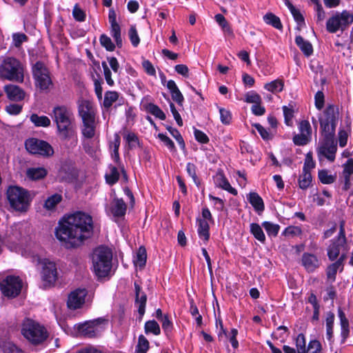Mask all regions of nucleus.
Here are the masks:
<instances>
[{
  "instance_id": "nucleus-1",
  "label": "nucleus",
  "mask_w": 353,
  "mask_h": 353,
  "mask_svg": "<svg viewBox=\"0 0 353 353\" xmlns=\"http://www.w3.org/2000/svg\"><path fill=\"white\" fill-rule=\"evenodd\" d=\"M92 230V216L82 212H77L59 222L55 235L60 241L65 243L67 247L74 248L88 239Z\"/></svg>"
},
{
  "instance_id": "nucleus-2",
  "label": "nucleus",
  "mask_w": 353,
  "mask_h": 353,
  "mask_svg": "<svg viewBox=\"0 0 353 353\" xmlns=\"http://www.w3.org/2000/svg\"><path fill=\"white\" fill-rule=\"evenodd\" d=\"M52 119L56 124L58 137L63 141L72 139L76 132L74 114L70 108L62 105L54 107Z\"/></svg>"
},
{
  "instance_id": "nucleus-3",
  "label": "nucleus",
  "mask_w": 353,
  "mask_h": 353,
  "mask_svg": "<svg viewBox=\"0 0 353 353\" xmlns=\"http://www.w3.org/2000/svg\"><path fill=\"white\" fill-rule=\"evenodd\" d=\"M78 114L82 120L81 132L84 137L92 139L95 135L97 122L96 110L92 102L86 99L78 101Z\"/></svg>"
},
{
  "instance_id": "nucleus-4",
  "label": "nucleus",
  "mask_w": 353,
  "mask_h": 353,
  "mask_svg": "<svg viewBox=\"0 0 353 353\" xmlns=\"http://www.w3.org/2000/svg\"><path fill=\"white\" fill-rule=\"evenodd\" d=\"M6 196L10 207L19 212H26L32 200L30 192L19 186H10Z\"/></svg>"
},
{
  "instance_id": "nucleus-5",
  "label": "nucleus",
  "mask_w": 353,
  "mask_h": 353,
  "mask_svg": "<svg viewBox=\"0 0 353 353\" xmlns=\"http://www.w3.org/2000/svg\"><path fill=\"white\" fill-rule=\"evenodd\" d=\"M112 253L107 247L100 246L92 254V266L95 274L99 278L108 275L112 267Z\"/></svg>"
},
{
  "instance_id": "nucleus-6",
  "label": "nucleus",
  "mask_w": 353,
  "mask_h": 353,
  "mask_svg": "<svg viewBox=\"0 0 353 353\" xmlns=\"http://www.w3.org/2000/svg\"><path fill=\"white\" fill-rule=\"evenodd\" d=\"M23 69L21 63L16 58L8 57L0 63V79L16 82H23Z\"/></svg>"
},
{
  "instance_id": "nucleus-7",
  "label": "nucleus",
  "mask_w": 353,
  "mask_h": 353,
  "mask_svg": "<svg viewBox=\"0 0 353 353\" xmlns=\"http://www.w3.org/2000/svg\"><path fill=\"white\" fill-rule=\"evenodd\" d=\"M21 334L28 341L34 345L43 343L48 337L46 328L30 319H26L23 321Z\"/></svg>"
},
{
  "instance_id": "nucleus-8",
  "label": "nucleus",
  "mask_w": 353,
  "mask_h": 353,
  "mask_svg": "<svg viewBox=\"0 0 353 353\" xmlns=\"http://www.w3.org/2000/svg\"><path fill=\"white\" fill-rule=\"evenodd\" d=\"M324 118L319 119L323 139H334L338 109L334 105H329L323 112Z\"/></svg>"
},
{
  "instance_id": "nucleus-9",
  "label": "nucleus",
  "mask_w": 353,
  "mask_h": 353,
  "mask_svg": "<svg viewBox=\"0 0 353 353\" xmlns=\"http://www.w3.org/2000/svg\"><path fill=\"white\" fill-rule=\"evenodd\" d=\"M108 323V320L107 319L100 317L79 324L77 330L80 336L94 338L104 329V326L106 325Z\"/></svg>"
},
{
  "instance_id": "nucleus-10",
  "label": "nucleus",
  "mask_w": 353,
  "mask_h": 353,
  "mask_svg": "<svg viewBox=\"0 0 353 353\" xmlns=\"http://www.w3.org/2000/svg\"><path fill=\"white\" fill-rule=\"evenodd\" d=\"M353 22V14L347 10L336 12L330 17L326 23L327 30L330 33H335L339 30H344Z\"/></svg>"
},
{
  "instance_id": "nucleus-11",
  "label": "nucleus",
  "mask_w": 353,
  "mask_h": 353,
  "mask_svg": "<svg viewBox=\"0 0 353 353\" xmlns=\"http://www.w3.org/2000/svg\"><path fill=\"white\" fill-rule=\"evenodd\" d=\"M32 75L35 85L41 90H48L52 85L50 72L41 61H37L32 66Z\"/></svg>"
},
{
  "instance_id": "nucleus-12",
  "label": "nucleus",
  "mask_w": 353,
  "mask_h": 353,
  "mask_svg": "<svg viewBox=\"0 0 353 353\" xmlns=\"http://www.w3.org/2000/svg\"><path fill=\"white\" fill-rule=\"evenodd\" d=\"M26 150L32 154L49 157L53 155L54 150L48 142L37 138H29L25 141Z\"/></svg>"
},
{
  "instance_id": "nucleus-13",
  "label": "nucleus",
  "mask_w": 353,
  "mask_h": 353,
  "mask_svg": "<svg viewBox=\"0 0 353 353\" xmlns=\"http://www.w3.org/2000/svg\"><path fill=\"white\" fill-rule=\"evenodd\" d=\"M2 294L9 298L18 296L22 288V281L19 276H8L0 283Z\"/></svg>"
},
{
  "instance_id": "nucleus-14",
  "label": "nucleus",
  "mask_w": 353,
  "mask_h": 353,
  "mask_svg": "<svg viewBox=\"0 0 353 353\" xmlns=\"http://www.w3.org/2000/svg\"><path fill=\"white\" fill-rule=\"evenodd\" d=\"M337 150V143L335 139H323L320 146L317 149V154L325 157L330 161H334Z\"/></svg>"
},
{
  "instance_id": "nucleus-15",
  "label": "nucleus",
  "mask_w": 353,
  "mask_h": 353,
  "mask_svg": "<svg viewBox=\"0 0 353 353\" xmlns=\"http://www.w3.org/2000/svg\"><path fill=\"white\" fill-rule=\"evenodd\" d=\"M42 279L45 285H51L57 279V270L54 262L45 259L43 262Z\"/></svg>"
},
{
  "instance_id": "nucleus-16",
  "label": "nucleus",
  "mask_w": 353,
  "mask_h": 353,
  "mask_svg": "<svg viewBox=\"0 0 353 353\" xmlns=\"http://www.w3.org/2000/svg\"><path fill=\"white\" fill-rule=\"evenodd\" d=\"M86 294L85 289H78L71 292L67 302L68 307L73 310L79 308L84 303Z\"/></svg>"
},
{
  "instance_id": "nucleus-17",
  "label": "nucleus",
  "mask_w": 353,
  "mask_h": 353,
  "mask_svg": "<svg viewBox=\"0 0 353 353\" xmlns=\"http://www.w3.org/2000/svg\"><path fill=\"white\" fill-rule=\"evenodd\" d=\"M117 14L113 9L109 10L108 19L111 25V34L115 40L118 48L122 47V39L121 36V28L117 22Z\"/></svg>"
},
{
  "instance_id": "nucleus-18",
  "label": "nucleus",
  "mask_w": 353,
  "mask_h": 353,
  "mask_svg": "<svg viewBox=\"0 0 353 353\" xmlns=\"http://www.w3.org/2000/svg\"><path fill=\"white\" fill-rule=\"evenodd\" d=\"M301 263L305 270L308 272H312L320 266V261L316 256L312 254L305 252L301 258Z\"/></svg>"
},
{
  "instance_id": "nucleus-19",
  "label": "nucleus",
  "mask_w": 353,
  "mask_h": 353,
  "mask_svg": "<svg viewBox=\"0 0 353 353\" xmlns=\"http://www.w3.org/2000/svg\"><path fill=\"white\" fill-rule=\"evenodd\" d=\"M5 92L8 98L14 101H19L24 99L26 93L20 87L10 84L4 87Z\"/></svg>"
},
{
  "instance_id": "nucleus-20",
  "label": "nucleus",
  "mask_w": 353,
  "mask_h": 353,
  "mask_svg": "<svg viewBox=\"0 0 353 353\" xmlns=\"http://www.w3.org/2000/svg\"><path fill=\"white\" fill-rule=\"evenodd\" d=\"M127 205L122 199H114L110 203V212L114 217H122L125 214Z\"/></svg>"
},
{
  "instance_id": "nucleus-21",
  "label": "nucleus",
  "mask_w": 353,
  "mask_h": 353,
  "mask_svg": "<svg viewBox=\"0 0 353 353\" xmlns=\"http://www.w3.org/2000/svg\"><path fill=\"white\" fill-rule=\"evenodd\" d=\"M167 88L170 92L172 100L175 101L179 106L183 107L184 97L181 91L179 90V89L178 88L174 81L169 80L167 82Z\"/></svg>"
},
{
  "instance_id": "nucleus-22",
  "label": "nucleus",
  "mask_w": 353,
  "mask_h": 353,
  "mask_svg": "<svg viewBox=\"0 0 353 353\" xmlns=\"http://www.w3.org/2000/svg\"><path fill=\"white\" fill-rule=\"evenodd\" d=\"M136 303H139L138 312L141 316L145 313V307L147 301V296L145 292H141V288L137 283H134Z\"/></svg>"
},
{
  "instance_id": "nucleus-23",
  "label": "nucleus",
  "mask_w": 353,
  "mask_h": 353,
  "mask_svg": "<svg viewBox=\"0 0 353 353\" xmlns=\"http://www.w3.org/2000/svg\"><path fill=\"white\" fill-rule=\"evenodd\" d=\"M346 258L345 254H342L339 259L332 264L330 265L327 268V276L328 279L335 280L337 270L343 269V261Z\"/></svg>"
},
{
  "instance_id": "nucleus-24",
  "label": "nucleus",
  "mask_w": 353,
  "mask_h": 353,
  "mask_svg": "<svg viewBox=\"0 0 353 353\" xmlns=\"http://www.w3.org/2000/svg\"><path fill=\"white\" fill-rule=\"evenodd\" d=\"M215 180L217 185L222 189L227 190L233 195L237 194V190L230 185L223 172H219L216 175Z\"/></svg>"
},
{
  "instance_id": "nucleus-25",
  "label": "nucleus",
  "mask_w": 353,
  "mask_h": 353,
  "mask_svg": "<svg viewBox=\"0 0 353 353\" xmlns=\"http://www.w3.org/2000/svg\"><path fill=\"white\" fill-rule=\"evenodd\" d=\"M48 171L44 168H30L26 170V176L31 180H40L46 176Z\"/></svg>"
},
{
  "instance_id": "nucleus-26",
  "label": "nucleus",
  "mask_w": 353,
  "mask_h": 353,
  "mask_svg": "<svg viewBox=\"0 0 353 353\" xmlns=\"http://www.w3.org/2000/svg\"><path fill=\"white\" fill-rule=\"evenodd\" d=\"M248 200L259 214L264 210V203L262 198L256 192H250Z\"/></svg>"
},
{
  "instance_id": "nucleus-27",
  "label": "nucleus",
  "mask_w": 353,
  "mask_h": 353,
  "mask_svg": "<svg viewBox=\"0 0 353 353\" xmlns=\"http://www.w3.org/2000/svg\"><path fill=\"white\" fill-rule=\"evenodd\" d=\"M345 243H339V238L334 240L327 249V256L330 260H335L340 254V250Z\"/></svg>"
},
{
  "instance_id": "nucleus-28",
  "label": "nucleus",
  "mask_w": 353,
  "mask_h": 353,
  "mask_svg": "<svg viewBox=\"0 0 353 353\" xmlns=\"http://www.w3.org/2000/svg\"><path fill=\"white\" fill-rule=\"evenodd\" d=\"M77 173L74 168L63 166L59 171V177L62 181H72L77 178Z\"/></svg>"
},
{
  "instance_id": "nucleus-29",
  "label": "nucleus",
  "mask_w": 353,
  "mask_h": 353,
  "mask_svg": "<svg viewBox=\"0 0 353 353\" xmlns=\"http://www.w3.org/2000/svg\"><path fill=\"white\" fill-rule=\"evenodd\" d=\"M295 42L305 56L309 57L313 53L312 44L309 41H305L301 36H297Z\"/></svg>"
},
{
  "instance_id": "nucleus-30",
  "label": "nucleus",
  "mask_w": 353,
  "mask_h": 353,
  "mask_svg": "<svg viewBox=\"0 0 353 353\" xmlns=\"http://www.w3.org/2000/svg\"><path fill=\"white\" fill-rule=\"evenodd\" d=\"M339 317L341 321V336L343 337V342L348 337L349 335V321L346 318L345 313L343 311L339 308Z\"/></svg>"
},
{
  "instance_id": "nucleus-31",
  "label": "nucleus",
  "mask_w": 353,
  "mask_h": 353,
  "mask_svg": "<svg viewBox=\"0 0 353 353\" xmlns=\"http://www.w3.org/2000/svg\"><path fill=\"white\" fill-rule=\"evenodd\" d=\"M199 228L198 233L200 238H203L205 241H208L210 238V226L207 221L203 219H198Z\"/></svg>"
},
{
  "instance_id": "nucleus-32",
  "label": "nucleus",
  "mask_w": 353,
  "mask_h": 353,
  "mask_svg": "<svg viewBox=\"0 0 353 353\" xmlns=\"http://www.w3.org/2000/svg\"><path fill=\"white\" fill-rule=\"evenodd\" d=\"M264 21L274 28L281 30L283 26L281 24L280 19L272 12H268L263 16Z\"/></svg>"
},
{
  "instance_id": "nucleus-33",
  "label": "nucleus",
  "mask_w": 353,
  "mask_h": 353,
  "mask_svg": "<svg viewBox=\"0 0 353 353\" xmlns=\"http://www.w3.org/2000/svg\"><path fill=\"white\" fill-rule=\"evenodd\" d=\"M30 121L37 127H48L50 125V119L46 116H39L37 114H32L30 116Z\"/></svg>"
},
{
  "instance_id": "nucleus-34",
  "label": "nucleus",
  "mask_w": 353,
  "mask_h": 353,
  "mask_svg": "<svg viewBox=\"0 0 353 353\" xmlns=\"http://www.w3.org/2000/svg\"><path fill=\"white\" fill-rule=\"evenodd\" d=\"M119 93L116 91H108L105 93L103 99V106L105 108H110L114 102L117 101L119 99Z\"/></svg>"
},
{
  "instance_id": "nucleus-35",
  "label": "nucleus",
  "mask_w": 353,
  "mask_h": 353,
  "mask_svg": "<svg viewBox=\"0 0 353 353\" xmlns=\"http://www.w3.org/2000/svg\"><path fill=\"white\" fill-rule=\"evenodd\" d=\"M250 232L253 236L260 242L264 243L265 241V234L261 227L258 223H251Z\"/></svg>"
},
{
  "instance_id": "nucleus-36",
  "label": "nucleus",
  "mask_w": 353,
  "mask_h": 353,
  "mask_svg": "<svg viewBox=\"0 0 353 353\" xmlns=\"http://www.w3.org/2000/svg\"><path fill=\"white\" fill-rule=\"evenodd\" d=\"M146 259V250L144 247L141 246L137 251L136 259L134 261V263L135 265L143 268L145 265Z\"/></svg>"
},
{
  "instance_id": "nucleus-37",
  "label": "nucleus",
  "mask_w": 353,
  "mask_h": 353,
  "mask_svg": "<svg viewBox=\"0 0 353 353\" xmlns=\"http://www.w3.org/2000/svg\"><path fill=\"white\" fill-rule=\"evenodd\" d=\"M312 182V175L310 171H303L301 175L299 176V184L301 189L307 188Z\"/></svg>"
},
{
  "instance_id": "nucleus-38",
  "label": "nucleus",
  "mask_w": 353,
  "mask_h": 353,
  "mask_svg": "<svg viewBox=\"0 0 353 353\" xmlns=\"http://www.w3.org/2000/svg\"><path fill=\"white\" fill-rule=\"evenodd\" d=\"M62 196L59 194H54L49 196L45 201L44 208L47 210L53 209L58 203L61 201Z\"/></svg>"
},
{
  "instance_id": "nucleus-39",
  "label": "nucleus",
  "mask_w": 353,
  "mask_h": 353,
  "mask_svg": "<svg viewBox=\"0 0 353 353\" xmlns=\"http://www.w3.org/2000/svg\"><path fill=\"white\" fill-rule=\"evenodd\" d=\"M215 20L219 25L222 28L223 30L230 35H233L232 30L231 29L228 22L225 18L221 14H217L215 15Z\"/></svg>"
},
{
  "instance_id": "nucleus-40",
  "label": "nucleus",
  "mask_w": 353,
  "mask_h": 353,
  "mask_svg": "<svg viewBox=\"0 0 353 353\" xmlns=\"http://www.w3.org/2000/svg\"><path fill=\"white\" fill-rule=\"evenodd\" d=\"M283 81L281 79L274 80L265 85V88L272 92H281L283 88Z\"/></svg>"
},
{
  "instance_id": "nucleus-41",
  "label": "nucleus",
  "mask_w": 353,
  "mask_h": 353,
  "mask_svg": "<svg viewBox=\"0 0 353 353\" xmlns=\"http://www.w3.org/2000/svg\"><path fill=\"white\" fill-rule=\"evenodd\" d=\"M149 347L150 343L148 339L143 335H140L139 336L135 353H146Z\"/></svg>"
},
{
  "instance_id": "nucleus-42",
  "label": "nucleus",
  "mask_w": 353,
  "mask_h": 353,
  "mask_svg": "<svg viewBox=\"0 0 353 353\" xmlns=\"http://www.w3.org/2000/svg\"><path fill=\"white\" fill-rule=\"evenodd\" d=\"M295 341L297 353H308L307 349H306L305 337L303 334H299Z\"/></svg>"
},
{
  "instance_id": "nucleus-43",
  "label": "nucleus",
  "mask_w": 353,
  "mask_h": 353,
  "mask_svg": "<svg viewBox=\"0 0 353 353\" xmlns=\"http://www.w3.org/2000/svg\"><path fill=\"white\" fill-rule=\"evenodd\" d=\"M145 332L146 334L152 333L154 335H159L161 332L160 327L154 320L148 321L145 324Z\"/></svg>"
},
{
  "instance_id": "nucleus-44",
  "label": "nucleus",
  "mask_w": 353,
  "mask_h": 353,
  "mask_svg": "<svg viewBox=\"0 0 353 353\" xmlns=\"http://www.w3.org/2000/svg\"><path fill=\"white\" fill-rule=\"evenodd\" d=\"M319 179L323 184H331L335 181L336 176L329 174L326 170H322L319 172Z\"/></svg>"
},
{
  "instance_id": "nucleus-45",
  "label": "nucleus",
  "mask_w": 353,
  "mask_h": 353,
  "mask_svg": "<svg viewBox=\"0 0 353 353\" xmlns=\"http://www.w3.org/2000/svg\"><path fill=\"white\" fill-rule=\"evenodd\" d=\"M262 226L266 230L269 236H276L279 231L280 226L278 224H274L269 221H264Z\"/></svg>"
},
{
  "instance_id": "nucleus-46",
  "label": "nucleus",
  "mask_w": 353,
  "mask_h": 353,
  "mask_svg": "<svg viewBox=\"0 0 353 353\" xmlns=\"http://www.w3.org/2000/svg\"><path fill=\"white\" fill-rule=\"evenodd\" d=\"M147 110L157 118L161 120H165L166 117L164 112L159 108V106L154 103H149L147 106Z\"/></svg>"
},
{
  "instance_id": "nucleus-47",
  "label": "nucleus",
  "mask_w": 353,
  "mask_h": 353,
  "mask_svg": "<svg viewBox=\"0 0 353 353\" xmlns=\"http://www.w3.org/2000/svg\"><path fill=\"white\" fill-rule=\"evenodd\" d=\"M110 172L109 174H106L105 175V179L106 182L110 185H113L116 183L119 177V173L118 172V170L114 166H110Z\"/></svg>"
},
{
  "instance_id": "nucleus-48",
  "label": "nucleus",
  "mask_w": 353,
  "mask_h": 353,
  "mask_svg": "<svg viewBox=\"0 0 353 353\" xmlns=\"http://www.w3.org/2000/svg\"><path fill=\"white\" fill-rule=\"evenodd\" d=\"M334 321V314L331 312H328L327 314V317H326V330H327V336L329 340H330L332 337Z\"/></svg>"
},
{
  "instance_id": "nucleus-49",
  "label": "nucleus",
  "mask_w": 353,
  "mask_h": 353,
  "mask_svg": "<svg viewBox=\"0 0 353 353\" xmlns=\"http://www.w3.org/2000/svg\"><path fill=\"white\" fill-rule=\"evenodd\" d=\"M1 348L4 353H24L22 350L11 342H4Z\"/></svg>"
},
{
  "instance_id": "nucleus-50",
  "label": "nucleus",
  "mask_w": 353,
  "mask_h": 353,
  "mask_svg": "<svg viewBox=\"0 0 353 353\" xmlns=\"http://www.w3.org/2000/svg\"><path fill=\"white\" fill-rule=\"evenodd\" d=\"M101 45L104 47L108 51H113L115 48V45L112 43L111 39L105 34H101L100 37Z\"/></svg>"
},
{
  "instance_id": "nucleus-51",
  "label": "nucleus",
  "mask_w": 353,
  "mask_h": 353,
  "mask_svg": "<svg viewBox=\"0 0 353 353\" xmlns=\"http://www.w3.org/2000/svg\"><path fill=\"white\" fill-rule=\"evenodd\" d=\"M299 131L301 134H303L311 138L312 128L308 121L303 120L299 123Z\"/></svg>"
},
{
  "instance_id": "nucleus-52",
  "label": "nucleus",
  "mask_w": 353,
  "mask_h": 353,
  "mask_svg": "<svg viewBox=\"0 0 353 353\" xmlns=\"http://www.w3.org/2000/svg\"><path fill=\"white\" fill-rule=\"evenodd\" d=\"M128 35L132 46L137 47L139 44L140 39L135 26H132L130 28L128 31Z\"/></svg>"
},
{
  "instance_id": "nucleus-53",
  "label": "nucleus",
  "mask_w": 353,
  "mask_h": 353,
  "mask_svg": "<svg viewBox=\"0 0 353 353\" xmlns=\"http://www.w3.org/2000/svg\"><path fill=\"white\" fill-rule=\"evenodd\" d=\"M283 114L285 118V123L287 125L291 126L292 125V118L294 117V110L292 108L288 106L283 107Z\"/></svg>"
},
{
  "instance_id": "nucleus-54",
  "label": "nucleus",
  "mask_w": 353,
  "mask_h": 353,
  "mask_svg": "<svg viewBox=\"0 0 353 353\" xmlns=\"http://www.w3.org/2000/svg\"><path fill=\"white\" fill-rule=\"evenodd\" d=\"M245 102L254 105L261 103L262 100L260 95L254 92H250L245 94Z\"/></svg>"
},
{
  "instance_id": "nucleus-55",
  "label": "nucleus",
  "mask_w": 353,
  "mask_h": 353,
  "mask_svg": "<svg viewBox=\"0 0 353 353\" xmlns=\"http://www.w3.org/2000/svg\"><path fill=\"white\" fill-rule=\"evenodd\" d=\"M72 15L73 17L77 21H84L85 19V12L81 10L79 6L76 4L74 6L73 10H72Z\"/></svg>"
},
{
  "instance_id": "nucleus-56",
  "label": "nucleus",
  "mask_w": 353,
  "mask_h": 353,
  "mask_svg": "<svg viewBox=\"0 0 353 353\" xmlns=\"http://www.w3.org/2000/svg\"><path fill=\"white\" fill-rule=\"evenodd\" d=\"M219 112H220V119L222 123L225 125H228L230 123L232 120V114L231 112L225 110L223 108H219Z\"/></svg>"
},
{
  "instance_id": "nucleus-57",
  "label": "nucleus",
  "mask_w": 353,
  "mask_h": 353,
  "mask_svg": "<svg viewBox=\"0 0 353 353\" xmlns=\"http://www.w3.org/2000/svg\"><path fill=\"white\" fill-rule=\"evenodd\" d=\"M310 137L300 133L299 134H295L294 136L293 142L296 145H305L310 141Z\"/></svg>"
},
{
  "instance_id": "nucleus-58",
  "label": "nucleus",
  "mask_w": 353,
  "mask_h": 353,
  "mask_svg": "<svg viewBox=\"0 0 353 353\" xmlns=\"http://www.w3.org/2000/svg\"><path fill=\"white\" fill-rule=\"evenodd\" d=\"M308 353H321V345L317 340L311 341L307 347Z\"/></svg>"
},
{
  "instance_id": "nucleus-59",
  "label": "nucleus",
  "mask_w": 353,
  "mask_h": 353,
  "mask_svg": "<svg viewBox=\"0 0 353 353\" xmlns=\"http://www.w3.org/2000/svg\"><path fill=\"white\" fill-rule=\"evenodd\" d=\"M126 141L130 149L135 148L139 145V141L134 133H129L126 137Z\"/></svg>"
},
{
  "instance_id": "nucleus-60",
  "label": "nucleus",
  "mask_w": 353,
  "mask_h": 353,
  "mask_svg": "<svg viewBox=\"0 0 353 353\" xmlns=\"http://www.w3.org/2000/svg\"><path fill=\"white\" fill-rule=\"evenodd\" d=\"M101 65H102L103 69L104 77H105V81H106L107 83L110 86H112L114 85V81H113V79L111 77V71L109 69V68L108 66V64L106 63L105 61H103L101 63Z\"/></svg>"
},
{
  "instance_id": "nucleus-61",
  "label": "nucleus",
  "mask_w": 353,
  "mask_h": 353,
  "mask_svg": "<svg viewBox=\"0 0 353 353\" xmlns=\"http://www.w3.org/2000/svg\"><path fill=\"white\" fill-rule=\"evenodd\" d=\"M158 137L171 151H176L174 142L168 137L162 133H159Z\"/></svg>"
},
{
  "instance_id": "nucleus-62",
  "label": "nucleus",
  "mask_w": 353,
  "mask_h": 353,
  "mask_svg": "<svg viewBox=\"0 0 353 353\" xmlns=\"http://www.w3.org/2000/svg\"><path fill=\"white\" fill-rule=\"evenodd\" d=\"M187 172L189 174V175L192 178L194 182L198 186L200 184V181L196 176V166L193 163H188L187 164Z\"/></svg>"
},
{
  "instance_id": "nucleus-63",
  "label": "nucleus",
  "mask_w": 353,
  "mask_h": 353,
  "mask_svg": "<svg viewBox=\"0 0 353 353\" xmlns=\"http://www.w3.org/2000/svg\"><path fill=\"white\" fill-rule=\"evenodd\" d=\"M314 166L315 163L312 159V154L311 152H309L306 154L303 170L310 171V170L314 168Z\"/></svg>"
},
{
  "instance_id": "nucleus-64",
  "label": "nucleus",
  "mask_w": 353,
  "mask_h": 353,
  "mask_svg": "<svg viewBox=\"0 0 353 353\" xmlns=\"http://www.w3.org/2000/svg\"><path fill=\"white\" fill-rule=\"evenodd\" d=\"M353 174V159H350L344 165L343 175L351 176Z\"/></svg>"
}]
</instances>
